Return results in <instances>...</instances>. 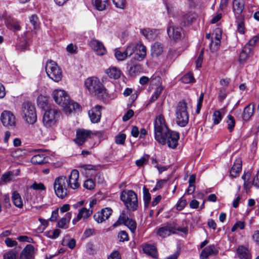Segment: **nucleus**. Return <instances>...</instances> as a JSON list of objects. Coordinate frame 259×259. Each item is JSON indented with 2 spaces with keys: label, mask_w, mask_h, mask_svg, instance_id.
Here are the masks:
<instances>
[{
  "label": "nucleus",
  "mask_w": 259,
  "mask_h": 259,
  "mask_svg": "<svg viewBox=\"0 0 259 259\" xmlns=\"http://www.w3.org/2000/svg\"><path fill=\"white\" fill-rule=\"evenodd\" d=\"M244 223L243 222L238 221L234 225L231 229L232 232L236 231L238 229L242 230L244 228Z\"/></svg>",
  "instance_id": "59"
},
{
  "label": "nucleus",
  "mask_w": 259,
  "mask_h": 259,
  "mask_svg": "<svg viewBox=\"0 0 259 259\" xmlns=\"http://www.w3.org/2000/svg\"><path fill=\"white\" fill-rule=\"evenodd\" d=\"M48 158L44 154H38L32 156L31 162L33 164L39 165L47 162Z\"/></svg>",
  "instance_id": "30"
},
{
  "label": "nucleus",
  "mask_w": 259,
  "mask_h": 259,
  "mask_svg": "<svg viewBox=\"0 0 259 259\" xmlns=\"http://www.w3.org/2000/svg\"><path fill=\"white\" fill-rule=\"evenodd\" d=\"M89 45L91 48L95 52L96 54L99 56H102L107 52L106 49L103 43L99 40L92 39Z\"/></svg>",
  "instance_id": "13"
},
{
  "label": "nucleus",
  "mask_w": 259,
  "mask_h": 259,
  "mask_svg": "<svg viewBox=\"0 0 259 259\" xmlns=\"http://www.w3.org/2000/svg\"><path fill=\"white\" fill-rule=\"evenodd\" d=\"M237 23V32L240 34H244L246 31V29L245 27L244 22L243 20H241L240 21H238Z\"/></svg>",
  "instance_id": "48"
},
{
  "label": "nucleus",
  "mask_w": 259,
  "mask_h": 259,
  "mask_svg": "<svg viewBox=\"0 0 259 259\" xmlns=\"http://www.w3.org/2000/svg\"><path fill=\"white\" fill-rule=\"evenodd\" d=\"M106 73L110 78L117 79L120 77L121 72L119 68L116 67H112L106 70Z\"/></svg>",
  "instance_id": "27"
},
{
  "label": "nucleus",
  "mask_w": 259,
  "mask_h": 259,
  "mask_svg": "<svg viewBox=\"0 0 259 259\" xmlns=\"http://www.w3.org/2000/svg\"><path fill=\"white\" fill-rule=\"evenodd\" d=\"M250 177V172H247L245 175H243L242 176V178L244 180V188L245 189L246 192L250 189V185L249 183H247V180L249 179V177Z\"/></svg>",
  "instance_id": "54"
},
{
  "label": "nucleus",
  "mask_w": 259,
  "mask_h": 259,
  "mask_svg": "<svg viewBox=\"0 0 259 259\" xmlns=\"http://www.w3.org/2000/svg\"><path fill=\"white\" fill-rule=\"evenodd\" d=\"M53 186L55 194L60 199L66 198L70 193L67 178L65 176L56 178L55 179Z\"/></svg>",
  "instance_id": "6"
},
{
  "label": "nucleus",
  "mask_w": 259,
  "mask_h": 259,
  "mask_svg": "<svg viewBox=\"0 0 259 259\" xmlns=\"http://www.w3.org/2000/svg\"><path fill=\"white\" fill-rule=\"evenodd\" d=\"M114 55L116 59L118 61H123L127 58L124 51L121 52L118 49L115 50Z\"/></svg>",
  "instance_id": "44"
},
{
  "label": "nucleus",
  "mask_w": 259,
  "mask_h": 259,
  "mask_svg": "<svg viewBox=\"0 0 259 259\" xmlns=\"http://www.w3.org/2000/svg\"><path fill=\"white\" fill-rule=\"evenodd\" d=\"M181 31V28L179 27L169 26L167 29V32L169 38L175 40L181 38L182 36Z\"/></svg>",
  "instance_id": "19"
},
{
  "label": "nucleus",
  "mask_w": 259,
  "mask_h": 259,
  "mask_svg": "<svg viewBox=\"0 0 259 259\" xmlns=\"http://www.w3.org/2000/svg\"><path fill=\"white\" fill-rule=\"evenodd\" d=\"M84 85L91 94L97 95L103 99L108 96L106 89L97 77L88 78L84 81Z\"/></svg>",
  "instance_id": "3"
},
{
  "label": "nucleus",
  "mask_w": 259,
  "mask_h": 259,
  "mask_svg": "<svg viewBox=\"0 0 259 259\" xmlns=\"http://www.w3.org/2000/svg\"><path fill=\"white\" fill-rule=\"evenodd\" d=\"M83 187L88 190H91L95 188V183L92 179H89L84 182Z\"/></svg>",
  "instance_id": "49"
},
{
  "label": "nucleus",
  "mask_w": 259,
  "mask_h": 259,
  "mask_svg": "<svg viewBox=\"0 0 259 259\" xmlns=\"http://www.w3.org/2000/svg\"><path fill=\"white\" fill-rule=\"evenodd\" d=\"M244 4L241 0H234L233 3V10L237 14H240L244 9Z\"/></svg>",
  "instance_id": "38"
},
{
  "label": "nucleus",
  "mask_w": 259,
  "mask_h": 259,
  "mask_svg": "<svg viewBox=\"0 0 259 259\" xmlns=\"http://www.w3.org/2000/svg\"><path fill=\"white\" fill-rule=\"evenodd\" d=\"M6 26L8 28L16 31L20 30L21 27L20 23L18 21L12 18H9L6 22Z\"/></svg>",
  "instance_id": "24"
},
{
  "label": "nucleus",
  "mask_w": 259,
  "mask_h": 259,
  "mask_svg": "<svg viewBox=\"0 0 259 259\" xmlns=\"http://www.w3.org/2000/svg\"><path fill=\"white\" fill-rule=\"evenodd\" d=\"M154 134L155 139L158 142L162 145L167 144L170 148H175L178 144L179 133L168 129L161 114L156 116L154 121Z\"/></svg>",
  "instance_id": "1"
},
{
  "label": "nucleus",
  "mask_w": 259,
  "mask_h": 259,
  "mask_svg": "<svg viewBox=\"0 0 259 259\" xmlns=\"http://www.w3.org/2000/svg\"><path fill=\"white\" fill-rule=\"evenodd\" d=\"M219 248L215 245L212 244L204 248L201 251L200 259H207L209 256H214L218 254Z\"/></svg>",
  "instance_id": "15"
},
{
  "label": "nucleus",
  "mask_w": 259,
  "mask_h": 259,
  "mask_svg": "<svg viewBox=\"0 0 259 259\" xmlns=\"http://www.w3.org/2000/svg\"><path fill=\"white\" fill-rule=\"evenodd\" d=\"M258 40L259 35H255L251 38L245 46L250 49H251V50L253 51L255 45L258 41Z\"/></svg>",
  "instance_id": "46"
},
{
  "label": "nucleus",
  "mask_w": 259,
  "mask_h": 259,
  "mask_svg": "<svg viewBox=\"0 0 259 259\" xmlns=\"http://www.w3.org/2000/svg\"><path fill=\"white\" fill-rule=\"evenodd\" d=\"M93 133L90 130H87L83 128L78 129L76 133V138L74 142L78 146L82 145L87 139L90 138Z\"/></svg>",
  "instance_id": "11"
},
{
  "label": "nucleus",
  "mask_w": 259,
  "mask_h": 259,
  "mask_svg": "<svg viewBox=\"0 0 259 259\" xmlns=\"http://www.w3.org/2000/svg\"><path fill=\"white\" fill-rule=\"evenodd\" d=\"M112 213V209L109 207L102 209L101 211L95 213L94 219L98 223H101L107 220Z\"/></svg>",
  "instance_id": "12"
},
{
  "label": "nucleus",
  "mask_w": 259,
  "mask_h": 259,
  "mask_svg": "<svg viewBox=\"0 0 259 259\" xmlns=\"http://www.w3.org/2000/svg\"><path fill=\"white\" fill-rule=\"evenodd\" d=\"M124 225L126 226L133 233L135 232L137 228V223L133 219L130 218Z\"/></svg>",
  "instance_id": "43"
},
{
  "label": "nucleus",
  "mask_w": 259,
  "mask_h": 259,
  "mask_svg": "<svg viewBox=\"0 0 259 259\" xmlns=\"http://www.w3.org/2000/svg\"><path fill=\"white\" fill-rule=\"evenodd\" d=\"M182 81L184 83H189L194 82L195 79L193 76V74L191 73H188L184 75L181 78Z\"/></svg>",
  "instance_id": "47"
},
{
  "label": "nucleus",
  "mask_w": 259,
  "mask_h": 259,
  "mask_svg": "<svg viewBox=\"0 0 259 259\" xmlns=\"http://www.w3.org/2000/svg\"><path fill=\"white\" fill-rule=\"evenodd\" d=\"M130 219L127 212L125 210L122 211L117 220L113 224V227L116 228L122 224H124Z\"/></svg>",
  "instance_id": "29"
},
{
  "label": "nucleus",
  "mask_w": 259,
  "mask_h": 259,
  "mask_svg": "<svg viewBox=\"0 0 259 259\" xmlns=\"http://www.w3.org/2000/svg\"><path fill=\"white\" fill-rule=\"evenodd\" d=\"M163 89V88L161 85L158 86L156 88L155 91L153 95L151 97V101H154L156 100H157L158 99V98L159 97V96H160V95L161 94V92L162 91Z\"/></svg>",
  "instance_id": "51"
},
{
  "label": "nucleus",
  "mask_w": 259,
  "mask_h": 259,
  "mask_svg": "<svg viewBox=\"0 0 259 259\" xmlns=\"http://www.w3.org/2000/svg\"><path fill=\"white\" fill-rule=\"evenodd\" d=\"M242 168V161L240 159L236 160L230 171L232 177H236L240 172Z\"/></svg>",
  "instance_id": "23"
},
{
  "label": "nucleus",
  "mask_w": 259,
  "mask_h": 259,
  "mask_svg": "<svg viewBox=\"0 0 259 259\" xmlns=\"http://www.w3.org/2000/svg\"><path fill=\"white\" fill-rule=\"evenodd\" d=\"M194 18V16L190 13L184 14L181 17L180 24L183 26L189 25Z\"/></svg>",
  "instance_id": "33"
},
{
  "label": "nucleus",
  "mask_w": 259,
  "mask_h": 259,
  "mask_svg": "<svg viewBox=\"0 0 259 259\" xmlns=\"http://www.w3.org/2000/svg\"><path fill=\"white\" fill-rule=\"evenodd\" d=\"M163 46L160 42H155L151 46V55L152 57H158L162 54L163 52Z\"/></svg>",
  "instance_id": "22"
},
{
  "label": "nucleus",
  "mask_w": 259,
  "mask_h": 259,
  "mask_svg": "<svg viewBox=\"0 0 259 259\" xmlns=\"http://www.w3.org/2000/svg\"><path fill=\"white\" fill-rule=\"evenodd\" d=\"M143 250L146 254L154 258L158 256L156 248L153 245L146 244L143 246Z\"/></svg>",
  "instance_id": "28"
},
{
  "label": "nucleus",
  "mask_w": 259,
  "mask_h": 259,
  "mask_svg": "<svg viewBox=\"0 0 259 259\" xmlns=\"http://www.w3.org/2000/svg\"><path fill=\"white\" fill-rule=\"evenodd\" d=\"M212 119L213 124H218L222 119V115L219 110L215 111L212 115Z\"/></svg>",
  "instance_id": "45"
},
{
  "label": "nucleus",
  "mask_w": 259,
  "mask_h": 259,
  "mask_svg": "<svg viewBox=\"0 0 259 259\" xmlns=\"http://www.w3.org/2000/svg\"><path fill=\"white\" fill-rule=\"evenodd\" d=\"M1 120L4 126L10 127L16 125L15 115L10 111L4 110L1 115Z\"/></svg>",
  "instance_id": "10"
},
{
  "label": "nucleus",
  "mask_w": 259,
  "mask_h": 259,
  "mask_svg": "<svg viewBox=\"0 0 259 259\" xmlns=\"http://www.w3.org/2000/svg\"><path fill=\"white\" fill-rule=\"evenodd\" d=\"M237 252L240 259L251 258V254L249 250L244 246H241L238 247Z\"/></svg>",
  "instance_id": "31"
},
{
  "label": "nucleus",
  "mask_w": 259,
  "mask_h": 259,
  "mask_svg": "<svg viewBox=\"0 0 259 259\" xmlns=\"http://www.w3.org/2000/svg\"><path fill=\"white\" fill-rule=\"evenodd\" d=\"M126 135L124 134H120L116 137L115 142L117 144H123Z\"/></svg>",
  "instance_id": "58"
},
{
  "label": "nucleus",
  "mask_w": 259,
  "mask_h": 259,
  "mask_svg": "<svg viewBox=\"0 0 259 259\" xmlns=\"http://www.w3.org/2000/svg\"><path fill=\"white\" fill-rule=\"evenodd\" d=\"M149 156L145 155L142 157L140 159L136 161V164L138 167H141L145 164L148 161Z\"/></svg>",
  "instance_id": "50"
},
{
  "label": "nucleus",
  "mask_w": 259,
  "mask_h": 259,
  "mask_svg": "<svg viewBox=\"0 0 259 259\" xmlns=\"http://www.w3.org/2000/svg\"><path fill=\"white\" fill-rule=\"evenodd\" d=\"M18 252L14 249H12L5 253L3 255V259H18Z\"/></svg>",
  "instance_id": "41"
},
{
  "label": "nucleus",
  "mask_w": 259,
  "mask_h": 259,
  "mask_svg": "<svg viewBox=\"0 0 259 259\" xmlns=\"http://www.w3.org/2000/svg\"><path fill=\"white\" fill-rule=\"evenodd\" d=\"M79 172L76 169L72 170L69 179H67L68 187L70 189L75 190L79 188L80 184L78 182Z\"/></svg>",
  "instance_id": "14"
},
{
  "label": "nucleus",
  "mask_w": 259,
  "mask_h": 259,
  "mask_svg": "<svg viewBox=\"0 0 259 259\" xmlns=\"http://www.w3.org/2000/svg\"><path fill=\"white\" fill-rule=\"evenodd\" d=\"M93 213V209H87L85 207H82L79 209L77 217L73 219L72 222L74 224L78 222L81 219H86L91 216Z\"/></svg>",
  "instance_id": "18"
},
{
  "label": "nucleus",
  "mask_w": 259,
  "mask_h": 259,
  "mask_svg": "<svg viewBox=\"0 0 259 259\" xmlns=\"http://www.w3.org/2000/svg\"><path fill=\"white\" fill-rule=\"evenodd\" d=\"M101 109L102 106L96 105L89 111V116L92 123H96L100 121L101 117Z\"/></svg>",
  "instance_id": "16"
},
{
  "label": "nucleus",
  "mask_w": 259,
  "mask_h": 259,
  "mask_svg": "<svg viewBox=\"0 0 259 259\" xmlns=\"http://www.w3.org/2000/svg\"><path fill=\"white\" fill-rule=\"evenodd\" d=\"M71 218V213L67 212L58 223V227L60 228L66 229L68 228V224Z\"/></svg>",
  "instance_id": "32"
},
{
  "label": "nucleus",
  "mask_w": 259,
  "mask_h": 259,
  "mask_svg": "<svg viewBox=\"0 0 259 259\" xmlns=\"http://www.w3.org/2000/svg\"><path fill=\"white\" fill-rule=\"evenodd\" d=\"M108 0H92L93 6L98 11H103L107 5Z\"/></svg>",
  "instance_id": "36"
},
{
  "label": "nucleus",
  "mask_w": 259,
  "mask_h": 259,
  "mask_svg": "<svg viewBox=\"0 0 259 259\" xmlns=\"http://www.w3.org/2000/svg\"><path fill=\"white\" fill-rule=\"evenodd\" d=\"M252 51L251 49L245 46L240 54L239 58L240 63H244L249 58Z\"/></svg>",
  "instance_id": "25"
},
{
  "label": "nucleus",
  "mask_w": 259,
  "mask_h": 259,
  "mask_svg": "<svg viewBox=\"0 0 259 259\" xmlns=\"http://www.w3.org/2000/svg\"><path fill=\"white\" fill-rule=\"evenodd\" d=\"M186 204V200L181 198L176 205V208L178 210H181L185 207Z\"/></svg>",
  "instance_id": "57"
},
{
  "label": "nucleus",
  "mask_w": 259,
  "mask_h": 259,
  "mask_svg": "<svg viewBox=\"0 0 259 259\" xmlns=\"http://www.w3.org/2000/svg\"><path fill=\"white\" fill-rule=\"evenodd\" d=\"M227 128L230 132H232L234 130V128L235 125V120L234 118L230 114L227 116Z\"/></svg>",
  "instance_id": "42"
},
{
  "label": "nucleus",
  "mask_w": 259,
  "mask_h": 259,
  "mask_svg": "<svg viewBox=\"0 0 259 259\" xmlns=\"http://www.w3.org/2000/svg\"><path fill=\"white\" fill-rule=\"evenodd\" d=\"M142 67L140 64L136 63L131 66L128 70L131 76H135L141 72Z\"/></svg>",
  "instance_id": "39"
},
{
  "label": "nucleus",
  "mask_w": 259,
  "mask_h": 259,
  "mask_svg": "<svg viewBox=\"0 0 259 259\" xmlns=\"http://www.w3.org/2000/svg\"><path fill=\"white\" fill-rule=\"evenodd\" d=\"M176 121L178 125L185 126L189 122V113L187 103L184 101L179 102L175 110Z\"/></svg>",
  "instance_id": "7"
},
{
  "label": "nucleus",
  "mask_w": 259,
  "mask_h": 259,
  "mask_svg": "<svg viewBox=\"0 0 259 259\" xmlns=\"http://www.w3.org/2000/svg\"><path fill=\"white\" fill-rule=\"evenodd\" d=\"M31 188L34 190H45V187L42 183H34L31 186Z\"/></svg>",
  "instance_id": "63"
},
{
  "label": "nucleus",
  "mask_w": 259,
  "mask_h": 259,
  "mask_svg": "<svg viewBox=\"0 0 259 259\" xmlns=\"http://www.w3.org/2000/svg\"><path fill=\"white\" fill-rule=\"evenodd\" d=\"M118 237L121 242L126 241L128 240L127 233L125 231H120L118 233Z\"/></svg>",
  "instance_id": "56"
},
{
  "label": "nucleus",
  "mask_w": 259,
  "mask_h": 259,
  "mask_svg": "<svg viewBox=\"0 0 259 259\" xmlns=\"http://www.w3.org/2000/svg\"><path fill=\"white\" fill-rule=\"evenodd\" d=\"M55 102L60 106L66 113H70L73 110L80 108L76 102L71 101L67 93L62 90H55L52 93Z\"/></svg>",
  "instance_id": "2"
},
{
  "label": "nucleus",
  "mask_w": 259,
  "mask_h": 259,
  "mask_svg": "<svg viewBox=\"0 0 259 259\" xmlns=\"http://www.w3.org/2000/svg\"><path fill=\"white\" fill-rule=\"evenodd\" d=\"M60 234V231L59 229H55L47 233V236L51 239H56L58 237Z\"/></svg>",
  "instance_id": "55"
},
{
  "label": "nucleus",
  "mask_w": 259,
  "mask_h": 259,
  "mask_svg": "<svg viewBox=\"0 0 259 259\" xmlns=\"http://www.w3.org/2000/svg\"><path fill=\"white\" fill-rule=\"evenodd\" d=\"M120 199L129 211H134L138 209L137 195L133 190H125L120 193Z\"/></svg>",
  "instance_id": "5"
},
{
  "label": "nucleus",
  "mask_w": 259,
  "mask_h": 259,
  "mask_svg": "<svg viewBox=\"0 0 259 259\" xmlns=\"http://www.w3.org/2000/svg\"><path fill=\"white\" fill-rule=\"evenodd\" d=\"M25 154V150L19 148L12 151L11 155L15 158H18L23 156Z\"/></svg>",
  "instance_id": "52"
},
{
  "label": "nucleus",
  "mask_w": 259,
  "mask_h": 259,
  "mask_svg": "<svg viewBox=\"0 0 259 259\" xmlns=\"http://www.w3.org/2000/svg\"><path fill=\"white\" fill-rule=\"evenodd\" d=\"M112 2L117 8L124 9L125 7V0H112Z\"/></svg>",
  "instance_id": "53"
},
{
  "label": "nucleus",
  "mask_w": 259,
  "mask_h": 259,
  "mask_svg": "<svg viewBox=\"0 0 259 259\" xmlns=\"http://www.w3.org/2000/svg\"><path fill=\"white\" fill-rule=\"evenodd\" d=\"M134 114V112L132 109H129L126 113L123 116L122 120L126 121L128 120Z\"/></svg>",
  "instance_id": "60"
},
{
  "label": "nucleus",
  "mask_w": 259,
  "mask_h": 259,
  "mask_svg": "<svg viewBox=\"0 0 259 259\" xmlns=\"http://www.w3.org/2000/svg\"><path fill=\"white\" fill-rule=\"evenodd\" d=\"M108 259H121V256L118 251H113L109 255Z\"/></svg>",
  "instance_id": "64"
},
{
  "label": "nucleus",
  "mask_w": 259,
  "mask_h": 259,
  "mask_svg": "<svg viewBox=\"0 0 259 259\" xmlns=\"http://www.w3.org/2000/svg\"><path fill=\"white\" fill-rule=\"evenodd\" d=\"M13 175L12 172H9L4 174L1 177V180L4 182H8L11 180Z\"/></svg>",
  "instance_id": "61"
},
{
  "label": "nucleus",
  "mask_w": 259,
  "mask_h": 259,
  "mask_svg": "<svg viewBox=\"0 0 259 259\" xmlns=\"http://www.w3.org/2000/svg\"><path fill=\"white\" fill-rule=\"evenodd\" d=\"M143 201L144 203V208L146 209L148 208L151 199V194L149 193V190L146 186H144L143 188Z\"/></svg>",
  "instance_id": "37"
},
{
  "label": "nucleus",
  "mask_w": 259,
  "mask_h": 259,
  "mask_svg": "<svg viewBox=\"0 0 259 259\" xmlns=\"http://www.w3.org/2000/svg\"><path fill=\"white\" fill-rule=\"evenodd\" d=\"M12 199L14 204L18 208L23 207V201L20 195L16 191H14L12 196Z\"/></svg>",
  "instance_id": "34"
},
{
  "label": "nucleus",
  "mask_w": 259,
  "mask_h": 259,
  "mask_svg": "<svg viewBox=\"0 0 259 259\" xmlns=\"http://www.w3.org/2000/svg\"><path fill=\"white\" fill-rule=\"evenodd\" d=\"M175 233V228L170 226L160 227L157 231V234L162 238H165Z\"/></svg>",
  "instance_id": "21"
},
{
  "label": "nucleus",
  "mask_w": 259,
  "mask_h": 259,
  "mask_svg": "<svg viewBox=\"0 0 259 259\" xmlns=\"http://www.w3.org/2000/svg\"><path fill=\"white\" fill-rule=\"evenodd\" d=\"M254 110V105L250 104L246 106L243 110L242 119L244 121H247L253 115Z\"/></svg>",
  "instance_id": "26"
},
{
  "label": "nucleus",
  "mask_w": 259,
  "mask_h": 259,
  "mask_svg": "<svg viewBox=\"0 0 259 259\" xmlns=\"http://www.w3.org/2000/svg\"><path fill=\"white\" fill-rule=\"evenodd\" d=\"M22 118L28 124H33L37 120V115L35 105L30 102L22 103L21 107Z\"/></svg>",
  "instance_id": "4"
},
{
  "label": "nucleus",
  "mask_w": 259,
  "mask_h": 259,
  "mask_svg": "<svg viewBox=\"0 0 259 259\" xmlns=\"http://www.w3.org/2000/svg\"><path fill=\"white\" fill-rule=\"evenodd\" d=\"M46 71L49 78L54 81L58 82L61 80L62 72L55 62L53 61L47 62Z\"/></svg>",
  "instance_id": "9"
},
{
  "label": "nucleus",
  "mask_w": 259,
  "mask_h": 259,
  "mask_svg": "<svg viewBox=\"0 0 259 259\" xmlns=\"http://www.w3.org/2000/svg\"><path fill=\"white\" fill-rule=\"evenodd\" d=\"M140 32L148 40L153 39L156 36L155 31L152 30L150 28L141 29Z\"/></svg>",
  "instance_id": "35"
},
{
  "label": "nucleus",
  "mask_w": 259,
  "mask_h": 259,
  "mask_svg": "<svg viewBox=\"0 0 259 259\" xmlns=\"http://www.w3.org/2000/svg\"><path fill=\"white\" fill-rule=\"evenodd\" d=\"M19 259H34V247L28 244L22 250L19 255Z\"/></svg>",
  "instance_id": "17"
},
{
  "label": "nucleus",
  "mask_w": 259,
  "mask_h": 259,
  "mask_svg": "<svg viewBox=\"0 0 259 259\" xmlns=\"http://www.w3.org/2000/svg\"><path fill=\"white\" fill-rule=\"evenodd\" d=\"M135 59L138 61L143 60L146 55V48L142 43H136Z\"/></svg>",
  "instance_id": "20"
},
{
  "label": "nucleus",
  "mask_w": 259,
  "mask_h": 259,
  "mask_svg": "<svg viewBox=\"0 0 259 259\" xmlns=\"http://www.w3.org/2000/svg\"><path fill=\"white\" fill-rule=\"evenodd\" d=\"M7 246L9 247L15 246L17 244V242L13 240L10 238H7L5 241Z\"/></svg>",
  "instance_id": "62"
},
{
  "label": "nucleus",
  "mask_w": 259,
  "mask_h": 259,
  "mask_svg": "<svg viewBox=\"0 0 259 259\" xmlns=\"http://www.w3.org/2000/svg\"><path fill=\"white\" fill-rule=\"evenodd\" d=\"M136 43L134 42H131L127 44L124 50L125 53L126 54L127 57H130L134 54L136 49Z\"/></svg>",
  "instance_id": "40"
},
{
  "label": "nucleus",
  "mask_w": 259,
  "mask_h": 259,
  "mask_svg": "<svg viewBox=\"0 0 259 259\" xmlns=\"http://www.w3.org/2000/svg\"><path fill=\"white\" fill-rule=\"evenodd\" d=\"M61 112L55 108L46 110L42 117V124L47 128H53L57 126Z\"/></svg>",
  "instance_id": "8"
}]
</instances>
